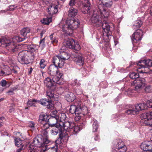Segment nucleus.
<instances>
[{"label": "nucleus", "mask_w": 152, "mask_h": 152, "mask_svg": "<svg viewBox=\"0 0 152 152\" xmlns=\"http://www.w3.org/2000/svg\"><path fill=\"white\" fill-rule=\"evenodd\" d=\"M25 38H21L19 36L14 37L13 38V42L6 37H3L0 38V46H5L7 49L11 52H15L17 51L19 46L15 45L14 42H20L23 41Z\"/></svg>", "instance_id": "1"}, {"label": "nucleus", "mask_w": 152, "mask_h": 152, "mask_svg": "<svg viewBox=\"0 0 152 152\" xmlns=\"http://www.w3.org/2000/svg\"><path fill=\"white\" fill-rule=\"evenodd\" d=\"M65 23L64 24L61 22L59 26L62 28L63 31L69 36L72 34L73 30L77 28L80 23L78 19H72L70 18H68Z\"/></svg>", "instance_id": "2"}, {"label": "nucleus", "mask_w": 152, "mask_h": 152, "mask_svg": "<svg viewBox=\"0 0 152 152\" xmlns=\"http://www.w3.org/2000/svg\"><path fill=\"white\" fill-rule=\"evenodd\" d=\"M58 68L53 65L51 64L48 67L47 72L50 75L53 76V79L54 82L61 85L63 84L61 79L63 74L60 71L58 70Z\"/></svg>", "instance_id": "3"}, {"label": "nucleus", "mask_w": 152, "mask_h": 152, "mask_svg": "<svg viewBox=\"0 0 152 152\" xmlns=\"http://www.w3.org/2000/svg\"><path fill=\"white\" fill-rule=\"evenodd\" d=\"M50 142V141L47 138L42 139V136L41 135L37 136L34 139L31 145L37 146L42 148L43 152L50 148H48V144Z\"/></svg>", "instance_id": "4"}, {"label": "nucleus", "mask_w": 152, "mask_h": 152, "mask_svg": "<svg viewBox=\"0 0 152 152\" xmlns=\"http://www.w3.org/2000/svg\"><path fill=\"white\" fill-rule=\"evenodd\" d=\"M34 53H31L26 50L22 51L18 54V60L22 64H28L34 58Z\"/></svg>", "instance_id": "5"}, {"label": "nucleus", "mask_w": 152, "mask_h": 152, "mask_svg": "<svg viewBox=\"0 0 152 152\" xmlns=\"http://www.w3.org/2000/svg\"><path fill=\"white\" fill-rule=\"evenodd\" d=\"M148 106L147 101L146 104L145 103H140L135 104L134 107L130 106L129 109L126 110L125 112L128 115H136L140 111L147 109L148 107Z\"/></svg>", "instance_id": "6"}, {"label": "nucleus", "mask_w": 152, "mask_h": 152, "mask_svg": "<svg viewBox=\"0 0 152 152\" xmlns=\"http://www.w3.org/2000/svg\"><path fill=\"white\" fill-rule=\"evenodd\" d=\"M60 55L56 56L53 57V62L54 65L59 68H61L64 66V61L68 59L69 57H66L63 56V54H64L65 56H67V53L64 50L62 51V50H60Z\"/></svg>", "instance_id": "7"}, {"label": "nucleus", "mask_w": 152, "mask_h": 152, "mask_svg": "<svg viewBox=\"0 0 152 152\" xmlns=\"http://www.w3.org/2000/svg\"><path fill=\"white\" fill-rule=\"evenodd\" d=\"M113 148L112 152H126L127 151V148L124 142L121 140H115L113 142Z\"/></svg>", "instance_id": "8"}, {"label": "nucleus", "mask_w": 152, "mask_h": 152, "mask_svg": "<svg viewBox=\"0 0 152 152\" xmlns=\"http://www.w3.org/2000/svg\"><path fill=\"white\" fill-rule=\"evenodd\" d=\"M137 66H139L138 69H144L141 71H139L140 73H148V71L146 72L145 69H147L148 71H150L149 67L152 66V60L149 59L141 60L139 61L137 64Z\"/></svg>", "instance_id": "9"}, {"label": "nucleus", "mask_w": 152, "mask_h": 152, "mask_svg": "<svg viewBox=\"0 0 152 152\" xmlns=\"http://www.w3.org/2000/svg\"><path fill=\"white\" fill-rule=\"evenodd\" d=\"M141 123L145 126H149L152 130V111L142 113L140 116Z\"/></svg>", "instance_id": "10"}, {"label": "nucleus", "mask_w": 152, "mask_h": 152, "mask_svg": "<svg viewBox=\"0 0 152 152\" xmlns=\"http://www.w3.org/2000/svg\"><path fill=\"white\" fill-rule=\"evenodd\" d=\"M42 1L47 6L48 12L50 15H52L57 12V5L55 4V3L52 0H42Z\"/></svg>", "instance_id": "11"}, {"label": "nucleus", "mask_w": 152, "mask_h": 152, "mask_svg": "<svg viewBox=\"0 0 152 152\" xmlns=\"http://www.w3.org/2000/svg\"><path fill=\"white\" fill-rule=\"evenodd\" d=\"M143 36L142 31L141 29H137L132 35L131 37L132 42L134 45L140 41Z\"/></svg>", "instance_id": "12"}, {"label": "nucleus", "mask_w": 152, "mask_h": 152, "mask_svg": "<svg viewBox=\"0 0 152 152\" xmlns=\"http://www.w3.org/2000/svg\"><path fill=\"white\" fill-rule=\"evenodd\" d=\"M145 83V79L144 78H141L137 79L136 80H134L131 82V84L132 86L134 85L137 84L135 87L134 90L137 92L140 91L142 89L143 86L144 85Z\"/></svg>", "instance_id": "13"}, {"label": "nucleus", "mask_w": 152, "mask_h": 152, "mask_svg": "<svg viewBox=\"0 0 152 152\" xmlns=\"http://www.w3.org/2000/svg\"><path fill=\"white\" fill-rule=\"evenodd\" d=\"M48 115L46 113L43 112H42L39 116L38 122L42 125V127L45 129H46V127L48 126Z\"/></svg>", "instance_id": "14"}, {"label": "nucleus", "mask_w": 152, "mask_h": 152, "mask_svg": "<svg viewBox=\"0 0 152 152\" xmlns=\"http://www.w3.org/2000/svg\"><path fill=\"white\" fill-rule=\"evenodd\" d=\"M66 46L67 47L72 49L79 50L80 49V46L77 42L72 38H69L66 41Z\"/></svg>", "instance_id": "15"}, {"label": "nucleus", "mask_w": 152, "mask_h": 152, "mask_svg": "<svg viewBox=\"0 0 152 152\" xmlns=\"http://www.w3.org/2000/svg\"><path fill=\"white\" fill-rule=\"evenodd\" d=\"M97 10L98 13L102 17L107 18L111 13L110 11L107 10L106 8H104V5L102 4L99 5Z\"/></svg>", "instance_id": "16"}, {"label": "nucleus", "mask_w": 152, "mask_h": 152, "mask_svg": "<svg viewBox=\"0 0 152 152\" xmlns=\"http://www.w3.org/2000/svg\"><path fill=\"white\" fill-rule=\"evenodd\" d=\"M42 105L47 106V108L52 110L53 108V106L51 100L47 99H42L38 100V102Z\"/></svg>", "instance_id": "17"}, {"label": "nucleus", "mask_w": 152, "mask_h": 152, "mask_svg": "<svg viewBox=\"0 0 152 152\" xmlns=\"http://www.w3.org/2000/svg\"><path fill=\"white\" fill-rule=\"evenodd\" d=\"M45 85L48 88L52 90H55L56 88V84H58L54 82L49 77L46 78L44 81Z\"/></svg>", "instance_id": "18"}, {"label": "nucleus", "mask_w": 152, "mask_h": 152, "mask_svg": "<svg viewBox=\"0 0 152 152\" xmlns=\"http://www.w3.org/2000/svg\"><path fill=\"white\" fill-rule=\"evenodd\" d=\"M74 61L77 65L81 66L84 64V59L81 53L75 52L74 54Z\"/></svg>", "instance_id": "19"}, {"label": "nucleus", "mask_w": 152, "mask_h": 152, "mask_svg": "<svg viewBox=\"0 0 152 152\" xmlns=\"http://www.w3.org/2000/svg\"><path fill=\"white\" fill-rule=\"evenodd\" d=\"M59 126L62 127L64 130L66 131H69V129L72 128V127L75 125L74 123H70L69 121L63 122L61 121L59 124Z\"/></svg>", "instance_id": "20"}, {"label": "nucleus", "mask_w": 152, "mask_h": 152, "mask_svg": "<svg viewBox=\"0 0 152 152\" xmlns=\"http://www.w3.org/2000/svg\"><path fill=\"white\" fill-rule=\"evenodd\" d=\"M99 14L94 12L91 18V20L92 23H96L97 26H100L101 24V21L99 20Z\"/></svg>", "instance_id": "21"}, {"label": "nucleus", "mask_w": 152, "mask_h": 152, "mask_svg": "<svg viewBox=\"0 0 152 152\" xmlns=\"http://www.w3.org/2000/svg\"><path fill=\"white\" fill-rule=\"evenodd\" d=\"M58 118L50 117L48 119V126L46 127V129H48L49 127H51L58 126L57 120Z\"/></svg>", "instance_id": "22"}, {"label": "nucleus", "mask_w": 152, "mask_h": 152, "mask_svg": "<svg viewBox=\"0 0 152 152\" xmlns=\"http://www.w3.org/2000/svg\"><path fill=\"white\" fill-rule=\"evenodd\" d=\"M55 90H52L50 89H48L46 92L47 96L49 98H50V99L52 100L57 101L58 98L57 97V96L54 94V91Z\"/></svg>", "instance_id": "23"}, {"label": "nucleus", "mask_w": 152, "mask_h": 152, "mask_svg": "<svg viewBox=\"0 0 152 152\" xmlns=\"http://www.w3.org/2000/svg\"><path fill=\"white\" fill-rule=\"evenodd\" d=\"M143 21L141 18H139L137 20L134 21L132 26L134 29H139V28L142 26Z\"/></svg>", "instance_id": "24"}, {"label": "nucleus", "mask_w": 152, "mask_h": 152, "mask_svg": "<svg viewBox=\"0 0 152 152\" xmlns=\"http://www.w3.org/2000/svg\"><path fill=\"white\" fill-rule=\"evenodd\" d=\"M91 7L90 4L88 2L87 4H84L82 9V12L84 14L90 13L91 12Z\"/></svg>", "instance_id": "25"}, {"label": "nucleus", "mask_w": 152, "mask_h": 152, "mask_svg": "<svg viewBox=\"0 0 152 152\" xmlns=\"http://www.w3.org/2000/svg\"><path fill=\"white\" fill-rule=\"evenodd\" d=\"M24 47H26V49L28 50H26V51L30 52L31 53H34V52L37 49V47H38V46L36 45H27L26 44H25Z\"/></svg>", "instance_id": "26"}, {"label": "nucleus", "mask_w": 152, "mask_h": 152, "mask_svg": "<svg viewBox=\"0 0 152 152\" xmlns=\"http://www.w3.org/2000/svg\"><path fill=\"white\" fill-rule=\"evenodd\" d=\"M150 144L149 141L143 142L141 143L140 147L141 149L145 151H149V146Z\"/></svg>", "instance_id": "27"}, {"label": "nucleus", "mask_w": 152, "mask_h": 152, "mask_svg": "<svg viewBox=\"0 0 152 152\" xmlns=\"http://www.w3.org/2000/svg\"><path fill=\"white\" fill-rule=\"evenodd\" d=\"M78 12L77 9L71 7L68 12V16L69 17H74L77 14Z\"/></svg>", "instance_id": "28"}, {"label": "nucleus", "mask_w": 152, "mask_h": 152, "mask_svg": "<svg viewBox=\"0 0 152 152\" xmlns=\"http://www.w3.org/2000/svg\"><path fill=\"white\" fill-rule=\"evenodd\" d=\"M101 26L104 31L106 33H107L110 31V26L108 23L105 21H104L102 23H101Z\"/></svg>", "instance_id": "29"}, {"label": "nucleus", "mask_w": 152, "mask_h": 152, "mask_svg": "<svg viewBox=\"0 0 152 152\" xmlns=\"http://www.w3.org/2000/svg\"><path fill=\"white\" fill-rule=\"evenodd\" d=\"M78 110L79 115L82 113L83 115H85L88 113V108L85 106L82 105L79 107Z\"/></svg>", "instance_id": "30"}, {"label": "nucleus", "mask_w": 152, "mask_h": 152, "mask_svg": "<svg viewBox=\"0 0 152 152\" xmlns=\"http://www.w3.org/2000/svg\"><path fill=\"white\" fill-rule=\"evenodd\" d=\"M66 98L67 102H70L74 101L75 96L73 93L69 92L66 95Z\"/></svg>", "instance_id": "31"}, {"label": "nucleus", "mask_w": 152, "mask_h": 152, "mask_svg": "<svg viewBox=\"0 0 152 152\" xmlns=\"http://www.w3.org/2000/svg\"><path fill=\"white\" fill-rule=\"evenodd\" d=\"M79 107L76 105H72L70 106L69 109L70 113L73 114L75 113V115H79Z\"/></svg>", "instance_id": "32"}, {"label": "nucleus", "mask_w": 152, "mask_h": 152, "mask_svg": "<svg viewBox=\"0 0 152 152\" xmlns=\"http://www.w3.org/2000/svg\"><path fill=\"white\" fill-rule=\"evenodd\" d=\"M63 142L61 140V137L59 136V137L56 141L55 143H54L55 145L52 147H48V148H49L50 149H51V150L54 151L55 152H56L57 151V146L56 144H59L62 143Z\"/></svg>", "instance_id": "33"}, {"label": "nucleus", "mask_w": 152, "mask_h": 152, "mask_svg": "<svg viewBox=\"0 0 152 152\" xmlns=\"http://www.w3.org/2000/svg\"><path fill=\"white\" fill-rule=\"evenodd\" d=\"M64 132H61V133L59 134V136L61 137V140L63 142H67L68 139V136L67 133L66 132H64Z\"/></svg>", "instance_id": "34"}, {"label": "nucleus", "mask_w": 152, "mask_h": 152, "mask_svg": "<svg viewBox=\"0 0 152 152\" xmlns=\"http://www.w3.org/2000/svg\"><path fill=\"white\" fill-rule=\"evenodd\" d=\"M91 122L93 123L92 132H97L98 128V123L97 121L94 118H92Z\"/></svg>", "instance_id": "35"}, {"label": "nucleus", "mask_w": 152, "mask_h": 152, "mask_svg": "<svg viewBox=\"0 0 152 152\" xmlns=\"http://www.w3.org/2000/svg\"><path fill=\"white\" fill-rule=\"evenodd\" d=\"M11 73V69L8 66L5 67L3 68V72L2 76H5L9 75Z\"/></svg>", "instance_id": "36"}, {"label": "nucleus", "mask_w": 152, "mask_h": 152, "mask_svg": "<svg viewBox=\"0 0 152 152\" xmlns=\"http://www.w3.org/2000/svg\"><path fill=\"white\" fill-rule=\"evenodd\" d=\"M55 128L52 129L51 131V134L54 135H56L58 133L59 134L62 131V129H61L59 128L58 126L55 127Z\"/></svg>", "instance_id": "37"}, {"label": "nucleus", "mask_w": 152, "mask_h": 152, "mask_svg": "<svg viewBox=\"0 0 152 152\" xmlns=\"http://www.w3.org/2000/svg\"><path fill=\"white\" fill-rule=\"evenodd\" d=\"M30 29L28 27L24 28L20 31V34L22 36L25 37L27 34L30 32Z\"/></svg>", "instance_id": "38"}, {"label": "nucleus", "mask_w": 152, "mask_h": 152, "mask_svg": "<svg viewBox=\"0 0 152 152\" xmlns=\"http://www.w3.org/2000/svg\"><path fill=\"white\" fill-rule=\"evenodd\" d=\"M50 40H51V42L54 45V44H56L58 42V39L57 37L54 36V34H52L49 36Z\"/></svg>", "instance_id": "39"}, {"label": "nucleus", "mask_w": 152, "mask_h": 152, "mask_svg": "<svg viewBox=\"0 0 152 152\" xmlns=\"http://www.w3.org/2000/svg\"><path fill=\"white\" fill-rule=\"evenodd\" d=\"M75 125L71 128L70 131L74 134H76L80 130L79 127L78 126H75Z\"/></svg>", "instance_id": "40"}, {"label": "nucleus", "mask_w": 152, "mask_h": 152, "mask_svg": "<svg viewBox=\"0 0 152 152\" xmlns=\"http://www.w3.org/2000/svg\"><path fill=\"white\" fill-rule=\"evenodd\" d=\"M130 78L132 79H135V80H136L137 79H140L141 78L139 77V74L137 73L133 72L130 73L129 75Z\"/></svg>", "instance_id": "41"}, {"label": "nucleus", "mask_w": 152, "mask_h": 152, "mask_svg": "<svg viewBox=\"0 0 152 152\" xmlns=\"http://www.w3.org/2000/svg\"><path fill=\"white\" fill-rule=\"evenodd\" d=\"M15 145L18 147H19L20 146H22L23 145H22L23 141L21 140L19 138L15 137L14 139Z\"/></svg>", "instance_id": "42"}, {"label": "nucleus", "mask_w": 152, "mask_h": 152, "mask_svg": "<svg viewBox=\"0 0 152 152\" xmlns=\"http://www.w3.org/2000/svg\"><path fill=\"white\" fill-rule=\"evenodd\" d=\"M52 21V19L51 17L44 18L42 20H41L42 23L45 25H48L49 23Z\"/></svg>", "instance_id": "43"}, {"label": "nucleus", "mask_w": 152, "mask_h": 152, "mask_svg": "<svg viewBox=\"0 0 152 152\" xmlns=\"http://www.w3.org/2000/svg\"><path fill=\"white\" fill-rule=\"evenodd\" d=\"M58 114V113L56 111H53L50 114V117L58 118L59 117Z\"/></svg>", "instance_id": "44"}, {"label": "nucleus", "mask_w": 152, "mask_h": 152, "mask_svg": "<svg viewBox=\"0 0 152 152\" xmlns=\"http://www.w3.org/2000/svg\"><path fill=\"white\" fill-rule=\"evenodd\" d=\"M38 102V100L34 99L31 100H29L27 102V104L28 106H31L34 105L33 102Z\"/></svg>", "instance_id": "45"}, {"label": "nucleus", "mask_w": 152, "mask_h": 152, "mask_svg": "<svg viewBox=\"0 0 152 152\" xmlns=\"http://www.w3.org/2000/svg\"><path fill=\"white\" fill-rule=\"evenodd\" d=\"M39 65L41 68L44 69L45 68L46 66V63L44 59H41L39 63Z\"/></svg>", "instance_id": "46"}, {"label": "nucleus", "mask_w": 152, "mask_h": 152, "mask_svg": "<svg viewBox=\"0 0 152 152\" xmlns=\"http://www.w3.org/2000/svg\"><path fill=\"white\" fill-rule=\"evenodd\" d=\"M45 38H44L42 39H41L39 42V47L41 48L42 49H43L45 45Z\"/></svg>", "instance_id": "47"}, {"label": "nucleus", "mask_w": 152, "mask_h": 152, "mask_svg": "<svg viewBox=\"0 0 152 152\" xmlns=\"http://www.w3.org/2000/svg\"><path fill=\"white\" fill-rule=\"evenodd\" d=\"M145 91L147 93L151 92L152 91V86L150 85L147 86L145 88Z\"/></svg>", "instance_id": "48"}, {"label": "nucleus", "mask_w": 152, "mask_h": 152, "mask_svg": "<svg viewBox=\"0 0 152 152\" xmlns=\"http://www.w3.org/2000/svg\"><path fill=\"white\" fill-rule=\"evenodd\" d=\"M0 84L2 86H3L5 88V86L7 85V81L5 80H1L0 82Z\"/></svg>", "instance_id": "49"}, {"label": "nucleus", "mask_w": 152, "mask_h": 152, "mask_svg": "<svg viewBox=\"0 0 152 152\" xmlns=\"http://www.w3.org/2000/svg\"><path fill=\"white\" fill-rule=\"evenodd\" d=\"M43 129H44L42 131V134L44 136V137H45V138H47L48 139V137H47L48 134V132L46 129H45L43 127Z\"/></svg>", "instance_id": "50"}, {"label": "nucleus", "mask_w": 152, "mask_h": 152, "mask_svg": "<svg viewBox=\"0 0 152 152\" xmlns=\"http://www.w3.org/2000/svg\"><path fill=\"white\" fill-rule=\"evenodd\" d=\"M17 7V6L15 5H10L9 7V8L7 9L8 11H11L14 10Z\"/></svg>", "instance_id": "51"}, {"label": "nucleus", "mask_w": 152, "mask_h": 152, "mask_svg": "<svg viewBox=\"0 0 152 152\" xmlns=\"http://www.w3.org/2000/svg\"><path fill=\"white\" fill-rule=\"evenodd\" d=\"M18 67L17 66H14L13 68L12 69L11 72H12L15 74L17 73V71L16 70L17 68H18Z\"/></svg>", "instance_id": "52"}, {"label": "nucleus", "mask_w": 152, "mask_h": 152, "mask_svg": "<svg viewBox=\"0 0 152 152\" xmlns=\"http://www.w3.org/2000/svg\"><path fill=\"white\" fill-rule=\"evenodd\" d=\"M75 0H70L69 3V5L70 6H73L75 4Z\"/></svg>", "instance_id": "53"}, {"label": "nucleus", "mask_w": 152, "mask_h": 152, "mask_svg": "<svg viewBox=\"0 0 152 152\" xmlns=\"http://www.w3.org/2000/svg\"><path fill=\"white\" fill-rule=\"evenodd\" d=\"M134 126V124L132 122H129L126 125L127 127L129 128H130Z\"/></svg>", "instance_id": "54"}, {"label": "nucleus", "mask_w": 152, "mask_h": 152, "mask_svg": "<svg viewBox=\"0 0 152 152\" xmlns=\"http://www.w3.org/2000/svg\"><path fill=\"white\" fill-rule=\"evenodd\" d=\"M75 115H76V116L75 117V119L76 121H78L80 119L81 117L79 115L76 114Z\"/></svg>", "instance_id": "55"}, {"label": "nucleus", "mask_w": 152, "mask_h": 152, "mask_svg": "<svg viewBox=\"0 0 152 152\" xmlns=\"http://www.w3.org/2000/svg\"><path fill=\"white\" fill-rule=\"evenodd\" d=\"M148 107L152 108V100H150L148 101Z\"/></svg>", "instance_id": "56"}, {"label": "nucleus", "mask_w": 152, "mask_h": 152, "mask_svg": "<svg viewBox=\"0 0 152 152\" xmlns=\"http://www.w3.org/2000/svg\"><path fill=\"white\" fill-rule=\"evenodd\" d=\"M29 126L31 128L34 127L35 125V124L33 121H30L29 123Z\"/></svg>", "instance_id": "57"}, {"label": "nucleus", "mask_w": 152, "mask_h": 152, "mask_svg": "<svg viewBox=\"0 0 152 152\" xmlns=\"http://www.w3.org/2000/svg\"><path fill=\"white\" fill-rule=\"evenodd\" d=\"M4 119V117H0V126H2L3 124V120Z\"/></svg>", "instance_id": "58"}, {"label": "nucleus", "mask_w": 152, "mask_h": 152, "mask_svg": "<svg viewBox=\"0 0 152 152\" xmlns=\"http://www.w3.org/2000/svg\"><path fill=\"white\" fill-rule=\"evenodd\" d=\"M16 89V88H13L12 89V90L9 91L7 93H11V94H13V91Z\"/></svg>", "instance_id": "59"}, {"label": "nucleus", "mask_w": 152, "mask_h": 152, "mask_svg": "<svg viewBox=\"0 0 152 152\" xmlns=\"http://www.w3.org/2000/svg\"><path fill=\"white\" fill-rule=\"evenodd\" d=\"M149 142L150 143L149 146V151H152V140L151 139V141H149Z\"/></svg>", "instance_id": "60"}, {"label": "nucleus", "mask_w": 152, "mask_h": 152, "mask_svg": "<svg viewBox=\"0 0 152 152\" xmlns=\"http://www.w3.org/2000/svg\"><path fill=\"white\" fill-rule=\"evenodd\" d=\"M60 118L63 120L65 119L66 118V115L64 113H63L61 114V115L60 117Z\"/></svg>", "instance_id": "61"}, {"label": "nucleus", "mask_w": 152, "mask_h": 152, "mask_svg": "<svg viewBox=\"0 0 152 152\" xmlns=\"http://www.w3.org/2000/svg\"><path fill=\"white\" fill-rule=\"evenodd\" d=\"M134 89H129L127 91V94H130V93H133L134 92Z\"/></svg>", "instance_id": "62"}, {"label": "nucleus", "mask_w": 152, "mask_h": 152, "mask_svg": "<svg viewBox=\"0 0 152 152\" xmlns=\"http://www.w3.org/2000/svg\"><path fill=\"white\" fill-rule=\"evenodd\" d=\"M24 145H22L19 148L17 149L16 152H20V151L23 150V147Z\"/></svg>", "instance_id": "63"}, {"label": "nucleus", "mask_w": 152, "mask_h": 152, "mask_svg": "<svg viewBox=\"0 0 152 152\" xmlns=\"http://www.w3.org/2000/svg\"><path fill=\"white\" fill-rule=\"evenodd\" d=\"M99 139V135L98 134H96V136L94 138V140L95 141H97Z\"/></svg>", "instance_id": "64"}]
</instances>
